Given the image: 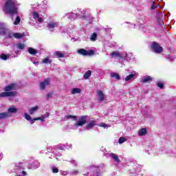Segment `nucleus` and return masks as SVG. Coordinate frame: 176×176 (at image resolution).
<instances>
[{
    "label": "nucleus",
    "instance_id": "4c0bfd02",
    "mask_svg": "<svg viewBox=\"0 0 176 176\" xmlns=\"http://www.w3.org/2000/svg\"><path fill=\"white\" fill-rule=\"evenodd\" d=\"M126 139L125 138L121 137L120 138L118 142L119 144H123V142H126Z\"/></svg>",
    "mask_w": 176,
    "mask_h": 176
},
{
    "label": "nucleus",
    "instance_id": "58836bf2",
    "mask_svg": "<svg viewBox=\"0 0 176 176\" xmlns=\"http://www.w3.org/2000/svg\"><path fill=\"white\" fill-rule=\"evenodd\" d=\"M52 171L54 173V174H57V173H58V168L56 166H54L52 168Z\"/></svg>",
    "mask_w": 176,
    "mask_h": 176
},
{
    "label": "nucleus",
    "instance_id": "f704fd0d",
    "mask_svg": "<svg viewBox=\"0 0 176 176\" xmlns=\"http://www.w3.org/2000/svg\"><path fill=\"white\" fill-rule=\"evenodd\" d=\"M36 120H41V122H45V118H43V116H42V118H36L33 119L32 123H35Z\"/></svg>",
    "mask_w": 176,
    "mask_h": 176
},
{
    "label": "nucleus",
    "instance_id": "f257e3e1",
    "mask_svg": "<svg viewBox=\"0 0 176 176\" xmlns=\"http://www.w3.org/2000/svg\"><path fill=\"white\" fill-rule=\"evenodd\" d=\"M19 3L16 0H7L4 5V12L10 16H14V14H19Z\"/></svg>",
    "mask_w": 176,
    "mask_h": 176
},
{
    "label": "nucleus",
    "instance_id": "c756f323",
    "mask_svg": "<svg viewBox=\"0 0 176 176\" xmlns=\"http://www.w3.org/2000/svg\"><path fill=\"white\" fill-rule=\"evenodd\" d=\"M16 47L17 49H20L21 50H23V49H24L25 47V45L19 43L18 44H16Z\"/></svg>",
    "mask_w": 176,
    "mask_h": 176
},
{
    "label": "nucleus",
    "instance_id": "f8f14e48",
    "mask_svg": "<svg viewBox=\"0 0 176 176\" xmlns=\"http://www.w3.org/2000/svg\"><path fill=\"white\" fill-rule=\"evenodd\" d=\"M17 112V109H16V107L11 106L8 109V112H4V113H9L10 116H12L10 113H16Z\"/></svg>",
    "mask_w": 176,
    "mask_h": 176
},
{
    "label": "nucleus",
    "instance_id": "864d4df0",
    "mask_svg": "<svg viewBox=\"0 0 176 176\" xmlns=\"http://www.w3.org/2000/svg\"><path fill=\"white\" fill-rule=\"evenodd\" d=\"M16 170H17V168H19L20 170H21V168H23V166H21V165H19V166H15Z\"/></svg>",
    "mask_w": 176,
    "mask_h": 176
},
{
    "label": "nucleus",
    "instance_id": "6ab92c4d",
    "mask_svg": "<svg viewBox=\"0 0 176 176\" xmlns=\"http://www.w3.org/2000/svg\"><path fill=\"white\" fill-rule=\"evenodd\" d=\"M10 114L9 113H0V120L1 119H6V118H10Z\"/></svg>",
    "mask_w": 176,
    "mask_h": 176
},
{
    "label": "nucleus",
    "instance_id": "bf43d9fd",
    "mask_svg": "<svg viewBox=\"0 0 176 176\" xmlns=\"http://www.w3.org/2000/svg\"><path fill=\"white\" fill-rule=\"evenodd\" d=\"M56 160H58V157H56Z\"/></svg>",
    "mask_w": 176,
    "mask_h": 176
},
{
    "label": "nucleus",
    "instance_id": "a18cd8bd",
    "mask_svg": "<svg viewBox=\"0 0 176 176\" xmlns=\"http://www.w3.org/2000/svg\"><path fill=\"white\" fill-rule=\"evenodd\" d=\"M71 148H72V144H65V149H71Z\"/></svg>",
    "mask_w": 176,
    "mask_h": 176
},
{
    "label": "nucleus",
    "instance_id": "c9c22d12",
    "mask_svg": "<svg viewBox=\"0 0 176 176\" xmlns=\"http://www.w3.org/2000/svg\"><path fill=\"white\" fill-rule=\"evenodd\" d=\"M90 170H91V171H96V173H95V175H96V176H100V172H98V168H91Z\"/></svg>",
    "mask_w": 176,
    "mask_h": 176
},
{
    "label": "nucleus",
    "instance_id": "7ed1b4c3",
    "mask_svg": "<svg viewBox=\"0 0 176 176\" xmlns=\"http://www.w3.org/2000/svg\"><path fill=\"white\" fill-rule=\"evenodd\" d=\"M66 119H73L76 120V123L74 124L73 127L78 129V127H82L87 123V116H81L78 120H76V116H66Z\"/></svg>",
    "mask_w": 176,
    "mask_h": 176
},
{
    "label": "nucleus",
    "instance_id": "8fccbe9b",
    "mask_svg": "<svg viewBox=\"0 0 176 176\" xmlns=\"http://www.w3.org/2000/svg\"><path fill=\"white\" fill-rule=\"evenodd\" d=\"M157 8V6H156V5L155 4V2H153L152 6H151V9L155 10Z\"/></svg>",
    "mask_w": 176,
    "mask_h": 176
},
{
    "label": "nucleus",
    "instance_id": "79ce46f5",
    "mask_svg": "<svg viewBox=\"0 0 176 176\" xmlns=\"http://www.w3.org/2000/svg\"><path fill=\"white\" fill-rule=\"evenodd\" d=\"M94 50L87 51V56H94Z\"/></svg>",
    "mask_w": 176,
    "mask_h": 176
},
{
    "label": "nucleus",
    "instance_id": "c85d7f7f",
    "mask_svg": "<svg viewBox=\"0 0 176 176\" xmlns=\"http://www.w3.org/2000/svg\"><path fill=\"white\" fill-rule=\"evenodd\" d=\"M14 38H16V39H20V38H23V34L14 33Z\"/></svg>",
    "mask_w": 176,
    "mask_h": 176
},
{
    "label": "nucleus",
    "instance_id": "a878e982",
    "mask_svg": "<svg viewBox=\"0 0 176 176\" xmlns=\"http://www.w3.org/2000/svg\"><path fill=\"white\" fill-rule=\"evenodd\" d=\"M38 106H35L34 107H32L30 110H29V113H30V115H32L34 112H36V111H38Z\"/></svg>",
    "mask_w": 176,
    "mask_h": 176
},
{
    "label": "nucleus",
    "instance_id": "412c9836",
    "mask_svg": "<svg viewBox=\"0 0 176 176\" xmlns=\"http://www.w3.org/2000/svg\"><path fill=\"white\" fill-rule=\"evenodd\" d=\"M78 54H80L81 56H87V50L85 49H80L78 50Z\"/></svg>",
    "mask_w": 176,
    "mask_h": 176
},
{
    "label": "nucleus",
    "instance_id": "4d7b16f0",
    "mask_svg": "<svg viewBox=\"0 0 176 176\" xmlns=\"http://www.w3.org/2000/svg\"><path fill=\"white\" fill-rule=\"evenodd\" d=\"M22 174H23V175H25V171H22Z\"/></svg>",
    "mask_w": 176,
    "mask_h": 176
},
{
    "label": "nucleus",
    "instance_id": "9d476101",
    "mask_svg": "<svg viewBox=\"0 0 176 176\" xmlns=\"http://www.w3.org/2000/svg\"><path fill=\"white\" fill-rule=\"evenodd\" d=\"M97 124V122L96 120H91L86 125L85 129L86 130H91Z\"/></svg>",
    "mask_w": 176,
    "mask_h": 176
},
{
    "label": "nucleus",
    "instance_id": "0eeeda50",
    "mask_svg": "<svg viewBox=\"0 0 176 176\" xmlns=\"http://www.w3.org/2000/svg\"><path fill=\"white\" fill-rule=\"evenodd\" d=\"M39 167H41V164L36 160H34L32 164H28V166L29 170H36V168H39Z\"/></svg>",
    "mask_w": 176,
    "mask_h": 176
},
{
    "label": "nucleus",
    "instance_id": "7c9ffc66",
    "mask_svg": "<svg viewBox=\"0 0 176 176\" xmlns=\"http://www.w3.org/2000/svg\"><path fill=\"white\" fill-rule=\"evenodd\" d=\"M28 52H29L30 54H36V50H35L32 47H29L28 48Z\"/></svg>",
    "mask_w": 176,
    "mask_h": 176
},
{
    "label": "nucleus",
    "instance_id": "37998d69",
    "mask_svg": "<svg viewBox=\"0 0 176 176\" xmlns=\"http://www.w3.org/2000/svg\"><path fill=\"white\" fill-rule=\"evenodd\" d=\"M157 86L158 87H160V89H163V87H164V85L162 84V82L158 81V82H157Z\"/></svg>",
    "mask_w": 176,
    "mask_h": 176
},
{
    "label": "nucleus",
    "instance_id": "3c124183",
    "mask_svg": "<svg viewBox=\"0 0 176 176\" xmlns=\"http://www.w3.org/2000/svg\"><path fill=\"white\" fill-rule=\"evenodd\" d=\"M52 96H53V94L52 93H49L47 95V98H50V97H52Z\"/></svg>",
    "mask_w": 176,
    "mask_h": 176
},
{
    "label": "nucleus",
    "instance_id": "052dcab7",
    "mask_svg": "<svg viewBox=\"0 0 176 176\" xmlns=\"http://www.w3.org/2000/svg\"><path fill=\"white\" fill-rule=\"evenodd\" d=\"M89 175V173H87V175H86V176H88Z\"/></svg>",
    "mask_w": 176,
    "mask_h": 176
},
{
    "label": "nucleus",
    "instance_id": "c03bdc74",
    "mask_svg": "<svg viewBox=\"0 0 176 176\" xmlns=\"http://www.w3.org/2000/svg\"><path fill=\"white\" fill-rule=\"evenodd\" d=\"M8 38H14V33L13 32H9L7 34Z\"/></svg>",
    "mask_w": 176,
    "mask_h": 176
},
{
    "label": "nucleus",
    "instance_id": "2eb2a0df",
    "mask_svg": "<svg viewBox=\"0 0 176 176\" xmlns=\"http://www.w3.org/2000/svg\"><path fill=\"white\" fill-rule=\"evenodd\" d=\"M152 80V78L151 76H143L142 78V82L143 83H148V82H151Z\"/></svg>",
    "mask_w": 176,
    "mask_h": 176
},
{
    "label": "nucleus",
    "instance_id": "2f4dec72",
    "mask_svg": "<svg viewBox=\"0 0 176 176\" xmlns=\"http://www.w3.org/2000/svg\"><path fill=\"white\" fill-rule=\"evenodd\" d=\"M99 127H103L104 129L111 127V125H108L105 124L104 122H101L100 124H98Z\"/></svg>",
    "mask_w": 176,
    "mask_h": 176
},
{
    "label": "nucleus",
    "instance_id": "39448f33",
    "mask_svg": "<svg viewBox=\"0 0 176 176\" xmlns=\"http://www.w3.org/2000/svg\"><path fill=\"white\" fill-rule=\"evenodd\" d=\"M47 27L50 31H54L55 28L58 27V22L56 21H51L47 23Z\"/></svg>",
    "mask_w": 176,
    "mask_h": 176
},
{
    "label": "nucleus",
    "instance_id": "423d86ee",
    "mask_svg": "<svg viewBox=\"0 0 176 176\" xmlns=\"http://www.w3.org/2000/svg\"><path fill=\"white\" fill-rule=\"evenodd\" d=\"M84 11H80V12H69L67 13L65 16L68 17V19H70V20H75L78 16H82V13H83Z\"/></svg>",
    "mask_w": 176,
    "mask_h": 176
},
{
    "label": "nucleus",
    "instance_id": "a211bd4d",
    "mask_svg": "<svg viewBox=\"0 0 176 176\" xmlns=\"http://www.w3.org/2000/svg\"><path fill=\"white\" fill-rule=\"evenodd\" d=\"M54 56H56V57H57L58 58H63L64 53H63L60 51H57V52H54Z\"/></svg>",
    "mask_w": 176,
    "mask_h": 176
},
{
    "label": "nucleus",
    "instance_id": "1a4fd4ad",
    "mask_svg": "<svg viewBox=\"0 0 176 176\" xmlns=\"http://www.w3.org/2000/svg\"><path fill=\"white\" fill-rule=\"evenodd\" d=\"M96 94L98 97L99 102H102V101H104V100H105V94H104V93L101 90H98L96 91Z\"/></svg>",
    "mask_w": 176,
    "mask_h": 176
},
{
    "label": "nucleus",
    "instance_id": "6e6552de",
    "mask_svg": "<svg viewBox=\"0 0 176 176\" xmlns=\"http://www.w3.org/2000/svg\"><path fill=\"white\" fill-rule=\"evenodd\" d=\"M49 85H50V80L49 79L44 80L40 83L41 90H45V89H46L47 86H49Z\"/></svg>",
    "mask_w": 176,
    "mask_h": 176
},
{
    "label": "nucleus",
    "instance_id": "ddd939ff",
    "mask_svg": "<svg viewBox=\"0 0 176 176\" xmlns=\"http://www.w3.org/2000/svg\"><path fill=\"white\" fill-rule=\"evenodd\" d=\"M148 134V131L146 130V128H142L138 131V135L140 137H144V135H146Z\"/></svg>",
    "mask_w": 176,
    "mask_h": 176
},
{
    "label": "nucleus",
    "instance_id": "4be33fe9",
    "mask_svg": "<svg viewBox=\"0 0 176 176\" xmlns=\"http://www.w3.org/2000/svg\"><path fill=\"white\" fill-rule=\"evenodd\" d=\"M43 64H52V60L48 56L42 60Z\"/></svg>",
    "mask_w": 176,
    "mask_h": 176
},
{
    "label": "nucleus",
    "instance_id": "a19ab883",
    "mask_svg": "<svg viewBox=\"0 0 176 176\" xmlns=\"http://www.w3.org/2000/svg\"><path fill=\"white\" fill-rule=\"evenodd\" d=\"M71 175H78L79 174V170H74L70 172Z\"/></svg>",
    "mask_w": 176,
    "mask_h": 176
},
{
    "label": "nucleus",
    "instance_id": "f03ea898",
    "mask_svg": "<svg viewBox=\"0 0 176 176\" xmlns=\"http://www.w3.org/2000/svg\"><path fill=\"white\" fill-rule=\"evenodd\" d=\"M4 91L6 92H1L0 93V97L1 98H5V97H17L18 94L16 91H12V90H16V84H10L3 88Z\"/></svg>",
    "mask_w": 176,
    "mask_h": 176
},
{
    "label": "nucleus",
    "instance_id": "09e8293b",
    "mask_svg": "<svg viewBox=\"0 0 176 176\" xmlns=\"http://www.w3.org/2000/svg\"><path fill=\"white\" fill-rule=\"evenodd\" d=\"M129 28H135V24L129 23Z\"/></svg>",
    "mask_w": 176,
    "mask_h": 176
},
{
    "label": "nucleus",
    "instance_id": "aec40b11",
    "mask_svg": "<svg viewBox=\"0 0 176 176\" xmlns=\"http://www.w3.org/2000/svg\"><path fill=\"white\" fill-rule=\"evenodd\" d=\"M24 116H25V119H26V120H28L29 122H30L31 124H34V122H32V120H34V119L31 118V116H30L27 113H25Z\"/></svg>",
    "mask_w": 176,
    "mask_h": 176
},
{
    "label": "nucleus",
    "instance_id": "473e14b6",
    "mask_svg": "<svg viewBox=\"0 0 176 176\" xmlns=\"http://www.w3.org/2000/svg\"><path fill=\"white\" fill-rule=\"evenodd\" d=\"M96 39H97V34L94 33L90 37V41H91L92 42H94Z\"/></svg>",
    "mask_w": 176,
    "mask_h": 176
},
{
    "label": "nucleus",
    "instance_id": "393cba45",
    "mask_svg": "<svg viewBox=\"0 0 176 176\" xmlns=\"http://www.w3.org/2000/svg\"><path fill=\"white\" fill-rule=\"evenodd\" d=\"M5 34V25L3 23H0V35H3Z\"/></svg>",
    "mask_w": 176,
    "mask_h": 176
},
{
    "label": "nucleus",
    "instance_id": "72a5a7b5",
    "mask_svg": "<svg viewBox=\"0 0 176 176\" xmlns=\"http://www.w3.org/2000/svg\"><path fill=\"white\" fill-rule=\"evenodd\" d=\"M122 58H125L127 61L131 60V55L125 54L123 56Z\"/></svg>",
    "mask_w": 176,
    "mask_h": 176
},
{
    "label": "nucleus",
    "instance_id": "de8ad7c7",
    "mask_svg": "<svg viewBox=\"0 0 176 176\" xmlns=\"http://www.w3.org/2000/svg\"><path fill=\"white\" fill-rule=\"evenodd\" d=\"M72 164H74V166H78V162L76 160H73L71 161Z\"/></svg>",
    "mask_w": 176,
    "mask_h": 176
},
{
    "label": "nucleus",
    "instance_id": "b1692460",
    "mask_svg": "<svg viewBox=\"0 0 176 176\" xmlns=\"http://www.w3.org/2000/svg\"><path fill=\"white\" fill-rule=\"evenodd\" d=\"M111 56H112V57H119V58H123V56L122 55H120V53H119L118 52H114L111 53Z\"/></svg>",
    "mask_w": 176,
    "mask_h": 176
},
{
    "label": "nucleus",
    "instance_id": "13d9d810",
    "mask_svg": "<svg viewBox=\"0 0 176 176\" xmlns=\"http://www.w3.org/2000/svg\"><path fill=\"white\" fill-rule=\"evenodd\" d=\"M37 28H38V29H39V28H40V27L37 26Z\"/></svg>",
    "mask_w": 176,
    "mask_h": 176
},
{
    "label": "nucleus",
    "instance_id": "bb28decb",
    "mask_svg": "<svg viewBox=\"0 0 176 176\" xmlns=\"http://www.w3.org/2000/svg\"><path fill=\"white\" fill-rule=\"evenodd\" d=\"M91 76V71L89 70L84 74V79H89Z\"/></svg>",
    "mask_w": 176,
    "mask_h": 176
},
{
    "label": "nucleus",
    "instance_id": "e433bc0d",
    "mask_svg": "<svg viewBox=\"0 0 176 176\" xmlns=\"http://www.w3.org/2000/svg\"><path fill=\"white\" fill-rule=\"evenodd\" d=\"M1 58L2 60H8V58H9V55L5 54H2L1 55Z\"/></svg>",
    "mask_w": 176,
    "mask_h": 176
},
{
    "label": "nucleus",
    "instance_id": "9b49d317",
    "mask_svg": "<svg viewBox=\"0 0 176 176\" xmlns=\"http://www.w3.org/2000/svg\"><path fill=\"white\" fill-rule=\"evenodd\" d=\"M32 16H33V18L34 19V20H37V21L39 24H41V23H42V21H43V19L42 18L39 17V14H38V12H33Z\"/></svg>",
    "mask_w": 176,
    "mask_h": 176
},
{
    "label": "nucleus",
    "instance_id": "4468645a",
    "mask_svg": "<svg viewBox=\"0 0 176 176\" xmlns=\"http://www.w3.org/2000/svg\"><path fill=\"white\" fill-rule=\"evenodd\" d=\"M109 156H110V157L113 159L114 161L116 162V163H120V159H119V157H118V155H116L113 153H111L109 155Z\"/></svg>",
    "mask_w": 176,
    "mask_h": 176
},
{
    "label": "nucleus",
    "instance_id": "49530a36",
    "mask_svg": "<svg viewBox=\"0 0 176 176\" xmlns=\"http://www.w3.org/2000/svg\"><path fill=\"white\" fill-rule=\"evenodd\" d=\"M49 116H50V113H49V112H47L43 116V119H46V118H49Z\"/></svg>",
    "mask_w": 176,
    "mask_h": 176
},
{
    "label": "nucleus",
    "instance_id": "f3484780",
    "mask_svg": "<svg viewBox=\"0 0 176 176\" xmlns=\"http://www.w3.org/2000/svg\"><path fill=\"white\" fill-rule=\"evenodd\" d=\"M82 93V89L80 88H73L72 89V94H80Z\"/></svg>",
    "mask_w": 176,
    "mask_h": 176
},
{
    "label": "nucleus",
    "instance_id": "603ef678",
    "mask_svg": "<svg viewBox=\"0 0 176 176\" xmlns=\"http://www.w3.org/2000/svg\"><path fill=\"white\" fill-rule=\"evenodd\" d=\"M168 59L170 61H173V60H174V58H173L172 56H168Z\"/></svg>",
    "mask_w": 176,
    "mask_h": 176
},
{
    "label": "nucleus",
    "instance_id": "cd10ccee",
    "mask_svg": "<svg viewBox=\"0 0 176 176\" xmlns=\"http://www.w3.org/2000/svg\"><path fill=\"white\" fill-rule=\"evenodd\" d=\"M20 21H21L20 16H16L14 21V25H19V24H20Z\"/></svg>",
    "mask_w": 176,
    "mask_h": 176
},
{
    "label": "nucleus",
    "instance_id": "ea45409f",
    "mask_svg": "<svg viewBox=\"0 0 176 176\" xmlns=\"http://www.w3.org/2000/svg\"><path fill=\"white\" fill-rule=\"evenodd\" d=\"M58 149H60V151H64V149H65V144H59L58 146Z\"/></svg>",
    "mask_w": 176,
    "mask_h": 176
},
{
    "label": "nucleus",
    "instance_id": "5701e85b",
    "mask_svg": "<svg viewBox=\"0 0 176 176\" xmlns=\"http://www.w3.org/2000/svg\"><path fill=\"white\" fill-rule=\"evenodd\" d=\"M111 78H114L115 79H117V80H120V76L118 73H111L110 74Z\"/></svg>",
    "mask_w": 176,
    "mask_h": 176
},
{
    "label": "nucleus",
    "instance_id": "5fc2aeb1",
    "mask_svg": "<svg viewBox=\"0 0 176 176\" xmlns=\"http://www.w3.org/2000/svg\"><path fill=\"white\" fill-rule=\"evenodd\" d=\"M3 157V154L2 153H0V160H2V158Z\"/></svg>",
    "mask_w": 176,
    "mask_h": 176
},
{
    "label": "nucleus",
    "instance_id": "20e7f679",
    "mask_svg": "<svg viewBox=\"0 0 176 176\" xmlns=\"http://www.w3.org/2000/svg\"><path fill=\"white\" fill-rule=\"evenodd\" d=\"M151 50L154 52V53L160 54L163 52V48L160 47L159 43L154 42L151 45Z\"/></svg>",
    "mask_w": 176,
    "mask_h": 176
},
{
    "label": "nucleus",
    "instance_id": "6e6d98bb",
    "mask_svg": "<svg viewBox=\"0 0 176 176\" xmlns=\"http://www.w3.org/2000/svg\"><path fill=\"white\" fill-rule=\"evenodd\" d=\"M33 64H34V65H38V64H39V62H33Z\"/></svg>",
    "mask_w": 176,
    "mask_h": 176
},
{
    "label": "nucleus",
    "instance_id": "dca6fc26",
    "mask_svg": "<svg viewBox=\"0 0 176 176\" xmlns=\"http://www.w3.org/2000/svg\"><path fill=\"white\" fill-rule=\"evenodd\" d=\"M135 78V74L132 73L125 78V81L129 82L130 80H134Z\"/></svg>",
    "mask_w": 176,
    "mask_h": 176
}]
</instances>
